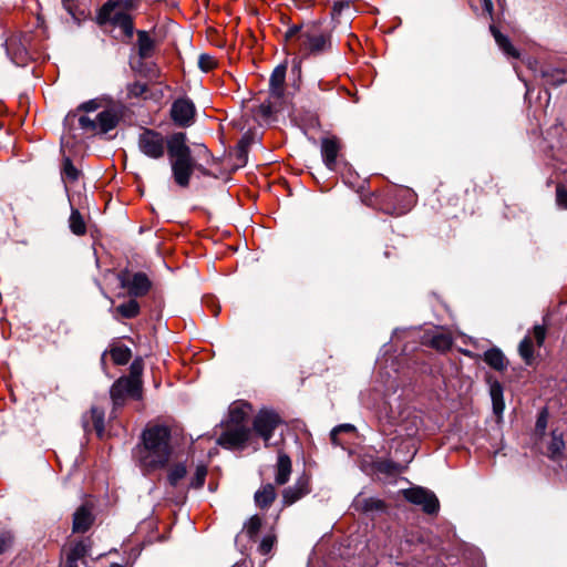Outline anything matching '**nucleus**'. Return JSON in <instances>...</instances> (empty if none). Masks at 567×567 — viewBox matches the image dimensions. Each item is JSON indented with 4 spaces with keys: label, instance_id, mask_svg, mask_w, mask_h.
Listing matches in <instances>:
<instances>
[{
    "label": "nucleus",
    "instance_id": "obj_29",
    "mask_svg": "<svg viewBox=\"0 0 567 567\" xmlns=\"http://www.w3.org/2000/svg\"><path fill=\"white\" fill-rule=\"evenodd\" d=\"M142 0H107L104 3V13H109L114 7H120V9H124L126 12H131L136 10Z\"/></svg>",
    "mask_w": 567,
    "mask_h": 567
},
{
    "label": "nucleus",
    "instance_id": "obj_44",
    "mask_svg": "<svg viewBox=\"0 0 567 567\" xmlns=\"http://www.w3.org/2000/svg\"><path fill=\"white\" fill-rule=\"evenodd\" d=\"M275 544V537L271 535H267L262 538L261 543L259 544L258 550L261 555L266 556L268 555Z\"/></svg>",
    "mask_w": 567,
    "mask_h": 567
},
{
    "label": "nucleus",
    "instance_id": "obj_1",
    "mask_svg": "<svg viewBox=\"0 0 567 567\" xmlns=\"http://www.w3.org/2000/svg\"><path fill=\"white\" fill-rule=\"evenodd\" d=\"M172 433L163 424L147 425L140 443L133 451V457L144 475L165 468L173 457Z\"/></svg>",
    "mask_w": 567,
    "mask_h": 567
},
{
    "label": "nucleus",
    "instance_id": "obj_6",
    "mask_svg": "<svg viewBox=\"0 0 567 567\" xmlns=\"http://www.w3.org/2000/svg\"><path fill=\"white\" fill-rule=\"evenodd\" d=\"M117 116L110 110L102 111L94 118L89 115H82L79 118L80 127L91 134L107 133L117 125Z\"/></svg>",
    "mask_w": 567,
    "mask_h": 567
},
{
    "label": "nucleus",
    "instance_id": "obj_55",
    "mask_svg": "<svg viewBox=\"0 0 567 567\" xmlns=\"http://www.w3.org/2000/svg\"><path fill=\"white\" fill-rule=\"evenodd\" d=\"M483 3H484V9H485L489 14H492V12H493V2H492V0H483Z\"/></svg>",
    "mask_w": 567,
    "mask_h": 567
},
{
    "label": "nucleus",
    "instance_id": "obj_13",
    "mask_svg": "<svg viewBox=\"0 0 567 567\" xmlns=\"http://www.w3.org/2000/svg\"><path fill=\"white\" fill-rule=\"evenodd\" d=\"M121 286L126 288L128 293L134 297H141L148 292L151 288V281L147 276L143 272H136L133 276L123 274L120 276Z\"/></svg>",
    "mask_w": 567,
    "mask_h": 567
},
{
    "label": "nucleus",
    "instance_id": "obj_16",
    "mask_svg": "<svg viewBox=\"0 0 567 567\" xmlns=\"http://www.w3.org/2000/svg\"><path fill=\"white\" fill-rule=\"evenodd\" d=\"M94 514L92 506L81 505L73 514L72 532L83 534L86 533L94 523Z\"/></svg>",
    "mask_w": 567,
    "mask_h": 567
},
{
    "label": "nucleus",
    "instance_id": "obj_54",
    "mask_svg": "<svg viewBox=\"0 0 567 567\" xmlns=\"http://www.w3.org/2000/svg\"><path fill=\"white\" fill-rule=\"evenodd\" d=\"M339 433L336 430H332L330 433V439L334 445H340L341 443L338 440Z\"/></svg>",
    "mask_w": 567,
    "mask_h": 567
},
{
    "label": "nucleus",
    "instance_id": "obj_14",
    "mask_svg": "<svg viewBox=\"0 0 567 567\" xmlns=\"http://www.w3.org/2000/svg\"><path fill=\"white\" fill-rule=\"evenodd\" d=\"M166 150L168 152L171 161L192 158V152L186 143L187 137L185 133H173L166 138Z\"/></svg>",
    "mask_w": 567,
    "mask_h": 567
},
{
    "label": "nucleus",
    "instance_id": "obj_28",
    "mask_svg": "<svg viewBox=\"0 0 567 567\" xmlns=\"http://www.w3.org/2000/svg\"><path fill=\"white\" fill-rule=\"evenodd\" d=\"M540 74L546 83L551 85H559L566 81L565 72L559 69L546 66L540 70Z\"/></svg>",
    "mask_w": 567,
    "mask_h": 567
},
{
    "label": "nucleus",
    "instance_id": "obj_8",
    "mask_svg": "<svg viewBox=\"0 0 567 567\" xmlns=\"http://www.w3.org/2000/svg\"><path fill=\"white\" fill-rule=\"evenodd\" d=\"M404 497L415 504L422 506L426 514H435L440 504L435 494L423 487H412L404 491Z\"/></svg>",
    "mask_w": 567,
    "mask_h": 567
},
{
    "label": "nucleus",
    "instance_id": "obj_41",
    "mask_svg": "<svg viewBox=\"0 0 567 567\" xmlns=\"http://www.w3.org/2000/svg\"><path fill=\"white\" fill-rule=\"evenodd\" d=\"M431 344L437 350L444 351L451 347L452 340L449 336L439 333L432 337Z\"/></svg>",
    "mask_w": 567,
    "mask_h": 567
},
{
    "label": "nucleus",
    "instance_id": "obj_42",
    "mask_svg": "<svg viewBox=\"0 0 567 567\" xmlns=\"http://www.w3.org/2000/svg\"><path fill=\"white\" fill-rule=\"evenodd\" d=\"M62 176L68 182H74L79 177V171L73 166L69 158L64 162Z\"/></svg>",
    "mask_w": 567,
    "mask_h": 567
},
{
    "label": "nucleus",
    "instance_id": "obj_48",
    "mask_svg": "<svg viewBox=\"0 0 567 567\" xmlns=\"http://www.w3.org/2000/svg\"><path fill=\"white\" fill-rule=\"evenodd\" d=\"M363 508L365 511H381L384 508V503L380 499L368 498L364 501Z\"/></svg>",
    "mask_w": 567,
    "mask_h": 567
},
{
    "label": "nucleus",
    "instance_id": "obj_23",
    "mask_svg": "<svg viewBox=\"0 0 567 567\" xmlns=\"http://www.w3.org/2000/svg\"><path fill=\"white\" fill-rule=\"evenodd\" d=\"M489 384V394L493 403L494 413L499 415L503 413L505 403L503 399V386L497 380H493L492 377H487Z\"/></svg>",
    "mask_w": 567,
    "mask_h": 567
},
{
    "label": "nucleus",
    "instance_id": "obj_51",
    "mask_svg": "<svg viewBox=\"0 0 567 567\" xmlns=\"http://www.w3.org/2000/svg\"><path fill=\"white\" fill-rule=\"evenodd\" d=\"M333 430H336L338 433H342V432L350 433V432L354 431V426L351 424H341V425L336 426Z\"/></svg>",
    "mask_w": 567,
    "mask_h": 567
},
{
    "label": "nucleus",
    "instance_id": "obj_46",
    "mask_svg": "<svg viewBox=\"0 0 567 567\" xmlns=\"http://www.w3.org/2000/svg\"><path fill=\"white\" fill-rule=\"evenodd\" d=\"M546 423H547V413L546 411H543L540 413V415L538 416L537 419V422H536V427H535V434L540 437L542 435L544 434H547L545 432V429H546Z\"/></svg>",
    "mask_w": 567,
    "mask_h": 567
},
{
    "label": "nucleus",
    "instance_id": "obj_57",
    "mask_svg": "<svg viewBox=\"0 0 567 567\" xmlns=\"http://www.w3.org/2000/svg\"><path fill=\"white\" fill-rule=\"evenodd\" d=\"M261 107L265 110V114L271 113L272 106L270 104L269 105H264L262 104Z\"/></svg>",
    "mask_w": 567,
    "mask_h": 567
},
{
    "label": "nucleus",
    "instance_id": "obj_32",
    "mask_svg": "<svg viewBox=\"0 0 567 567\" xmlns=\"http://www.w3.org/2000/svg\"><path fill=\"white\" fill-rule=\"evenodd\" d=\"M187 470L184 463H176L168 470L167 480L169 484L176 487L186 476Z\"/></svg>",
    "mask_w": 567,
    "mask_h": 567
},
{
    "label": "nucleus",
    "instance_id": "obj_26",
    "mask_svg": "<svg viewBox=\"0 0 567 567\" xmlns=\"http://www.w3.org/2000/svg\"><path fill=\"white\" fill-rule=\"evenodd\" d=\"M137 48L141 59H148L152 56L155 43L146 31H137Z\"/></svg>",
    "mask_w": 567,
    "mask_h": 567
},
{
    "label": "nucleus",
    "instance_id": "obj_33",
    "mask_svg": "<svg viewBox=\"0 0 567 567\" xmlns=\"http://www.w3.org/2000/svg\"><path fill=\"white\" fill-rule=\"evenodd\" d=\"M111 358L115 364H126L131 359V350L127 347L118 346L111 349Z\"/></svg>",
    "mask_w": 567,
    "mask_h": 567
},
{
    "label": "nucleus",
    "instance_id": "obj_52",
    "mask_svg": "<svg viewBox=\"0 0 567 567\" xmlns=\"http://www.w3.org/2000/svg\"><path fill=\"white\" fill-rule=\"evenodd\" d=\"M79 563L80 561L74 560L73 558H71L69 556H65V560H64V563L62 564L61 567H80Z\"/></svg>",
    "mask_w": 567,
    "mask_h": 567
},
{
    "label": "nucleus",
    "instance_id": "obj_53",
    "mask_svg": "<svg viewBox=\"0 0 567 567\" xmlns=\"http://www.w3.org/2000/svg\"><path fill=\"white\" fill-rule=\"evenodd\" d=\"M81 109L87 112L94 111L96 109V103L94 101L83 103Z\"/></svg>",
    "mask_w": 567,
    "mask_h": 567
},
{
    "label": "nucleus",
    "instance_id": "obj_20",
    "mask_svg": "<svg viewBox=\"0 0 567 567\" xmlns=\"http://www.w3.org/2000/svg\"><path fill=\"white\" fill-rule=\"evenodd\" d=\"M92 547V542L89 537L82 538L76 542L70 543V547L65 550V556L73 558L74 560L85 563V557L87 556L90 549Z\"/></svg>",
    "mask_w": 567,
    "mask_h": 567
},
{
    "label": "nucleus",
    "instance_id": "obj_21",
    "mask_svg": "<svg viewBox=\"0 0 567 567\" xmlns=\"http://www.w3.org/2000/svg\"><path fill=\"white\" fill-rule=\"evenodd\" d=\"M287 68L285 65L277 66L271 73L269 80L270 96L281 99L284 95V84L286 79Z\"/></svg>",
    "mask_w": 567,
    "mask_h": 567
},
{
    "label": "nucleus",
    "instance_id": "obj_12",
    "mask_svg": "<svg viewBox=\"0 0 567 567\" xmlns=\"http://www.w3.org/2000/svg\"><path fill=\"white\" fill-rule=\"evenodd\" d=\"M279 423L280 419L276 413L261 411L254 420V430L264 439L266 445H268Z\"/></svg>",
    "mask_w": 567,
    "mask_h": 567
},
{
    "label": "nucleus",
    "instance_id": "obj_45",
    "mask_svg": "<svg viewBox=\"0 0 567 567\" xmlns=\"http://www.w3.org/2000/svg\"><path fill=\"white\" fill-rule=\"evenodd\" d=\"M556 202L560 208H563V209L567 208V188L563 185L557 186Z\"/></svg>",
    "mask_w": 567,
    "mask_h": 567
},
{
    "label": "nucleus",
    "instance_id": "obj_31",
    "mask_svg": "<svg viewBox=\"0 0 567 567\" xmlns=\"http://www.w3.org/2000/svg\"><path fill=\"white\" fill-rule=\"evenodd\" d=\"M69 226L74 235L82 236L85 234L86 225L78 209H72L69 218Z\"/></svg>",
    "mask_w": 567,
    "mask_h": 567
},
{
    "label": "nucleus",
    "instance_id": "obj_7",
    "mask_svg": "<svg viewBox=\"0 0 567 567\" xmlns=\"http://www.w3.org/2000/svg\"><path fill=\"white\" fill-rule=\"evenodd\" d=\"M99 24H112L122 29L126 38L131 39L134 34V24L132 16L120 7H114L109 13H104V4L97 12Z\"/></svg>",
    "mask_w": 567,
    "mask_h": 567
},
{
    "label": "nucleus",
    "instance_id": "obj_50",
    "mask_svg": "<svg viewBox=\"0 0 567 567\" xmlns=\"http://www.w3.org/2000/svg\"><path fill=\"white\" fill-rule=\"evenodd\" d=\"M11 545V537L8 534L0 535V555L4 553Z\"/></svg>",
    "mask_w": 567,
    "mask_h": 567
},
{
    "label": "nucleus",
    "instance_id": "obj_30",
    "mask_svg": "<svg viewBox=\"0 0 567 567\" xmlns=\"http://www.w3.org/2000/svg\"><path fill=\"white\" fill-rule=\"evenodd\" d=\"M518 352L526 364H532L534 361V341L530 336H526L518 346Z\"/></svg>",
    "mask_w": 567,
    "mask_h": 567
},
{
    "label": "nucleus",
    "instance_id": "obj_18",
    "mask_svg": "<svg viewBox=\"0 0 567 567\" xmlns=\"http://www.w3.org/2000/svg\"><path fill=\"white\" fill-rule=\"evenodd\" d=\"M308 484L309 480L303 476L293 486L286 488L282 494L285 505H291L307 495L309 493Z\"/></svg>",
    "mask_w": 567,
    "mask_h": 567
},
{
    "label": "nucleus",
    "instance_id": "obj_27",
    "mask_svg": "<svg viewBox=\"0 0 567 567\" xmlns=\"http://www.w3.org/2000/svg\"><path fill=\"white\" fill-rule=\"evenodd\" d=\"M276 498V491L271 484L262 486L255 494L256 504L261 507H268Z\"/></svg>",
    "mask_w": 567,
    "mask_h": 567
},
{
    "label": "nucleus",
    "instance_id": "obj_34",
    "mask_svg": "<svg viewBox=\"0 0 567 567\" xmlns=\"http://www.w3.org/2000/svg\"><path fill=\"white\" fill-rule=\"evenodd\" d=\"M116 311L124 318H134L138 315L140 312V306L137 303V301L135 300H130L125 303H122L117 308H116Z\"/></svg>",
    "mask_w": 567,
    "mask_h": 567
},
{
    "label": "nucleus",
    "instance_id": "obj_15",
    "mask_svg": "<svg viewBox=\"0 0 567 567\" xmlns=\"http://www.w3.org/2000/svg\"><path fill=\"white\" fill-rule=\"evenodd\" d=\"M171 166L173 177L176 184L179 185L181 187H187L189 185V181L194 172L193 157L171 161Z\"/></svg>",
    "mask_w": 567,
    "mask_h": 567
},
{
    "label": "nucleus",
    "instance_id": "obj_3",
    "mask_svg": "<svg viewBox=\"0 0 567 567\" xmlns=\"http://www.w3.org/2000/svg\"><path fill=\"white\" fill-rule=\"evenodd\" d=\"M379 421L384 435H395V437L401 439L415 437L422 426V417L414 409L409 406L400 409L395 413L391 405L390 412H380Z\"/></svg>",
    "mask_w": 567,
    "mask_h": 567
},
{
    "label": "nucleus",
    "instance_id": "obj_56",
    "mask_svg": "<svg viewBox=\"0 0 567 567\" xmlns=\"http://www.w3.org/2000/svg\"><path fill=\"white\" fill-rule=\"evenodd\" d=\"M71 4H72V1L71 0H64V8L71 13L73 14L72 12V8H71Z\"/></svg>",
    "mask_w": 567,
    "mask_h": 567
},
{
    "label": "nucleus",
    "instance_id": "obj_11",
    "mask_svg": "<svg viewBox=\"0 0 567 567\" xmlns=\"http://www.w3.org/2000/svg\"><path fill=\"white\" fill-rule=\"evenodd\" d=\"M194 116L195 105L189 99L182 97L173 103L171 117L176 125L187 127L193 123Z\"/></svg>",
    "mask_w": 567,
    "mask_h": 567
},
{
    "label": "nucleus",
    "instance_id": "obj_17",
    "mask_svg": "<svg viewBox=\"0 0 567 567\" xmlns=\"http://www.w3.org/2000/svg\"><path fill=\"white\" fill-rule=\"evenodd\" d=\"M340 148V141L336 136L323 137L321 140V156L328 169L333 171L336 168Z\"/></svg>",
    "mask_w": 567,
    "mask_h": 567
},
{
    "label": "nucleus",
    "instance_id": "obj_24",
    "mask_svg": "<svg viewBox=\"0 0 567 567\" xmlns=\"http://www.w3.org/2000/svg\"><path fill=\"white\" fill-rule=\"evenodd\" d=\"M291 474V460L288 455L280 453L278 455L275 481L278 485H284L289 481Z\"/></svg>",
    "mask_w": 567,
    "mask_h": 567
},
{
    "label": "nucleus",
    "instance_id": "obj_37",
    "mask_svg": "<svg viewBox=\"0 0 567 567\" xmlns=\"http://www.w3.org/2000/svg\"><path fill=\"white\" fill-rule=\"evenodd\" d=\"M207 476V467L205 465H198L196 467V471L190 478L189 486L193 488H200L203 487L205 480Z\"/></svg>",
    "mask_w": 567,
    "mask_h": 567
},
{
    "label": "nucleus",
    "instance_id": "obj_4",
    "mask_svg": "<svg viewBox=\"0 0 567 567\" xmlns=\"http://www.w3.org/2000/svg\"><path fill=\"white\" fill-rule=\"evenodd\" d=\"M250 412V405L244 402H235L229 408V422L226 430L218 437L217 443L226 449L244 447L250 436L251 430L245 424Z\"/></svg>",
    "mask_w": 567,
    "mask_h": 567
},
{
    "label": "nucleus",
    "instance_id": "obj_10",
    "mask_svg": "<svg viewBox=\"0 0 567 567\" xmlns=\"http://www.w3.org/2000/svg\"><path fill=\"white\" fill-rule=\"evenodd\" d=\"M538 450L548 457L556 460L565 450V441L559 430H554L549 434H544L537 440Z\"/></svg>",
    "mask_w": 567,
    "mask_h": 567
},
{
    "label": "nucleus",
    "instance_id": "obj_35",
    "mask_svg": "<svg viewBox=\"0 0 567 567\" xmlns=\"http://www.w3.org/2000/svg\"><path fill=\"white\" fill-rule=\"evenodd\" d=\"M147 92V84L144 82L128 83L126 86V95L128 99L142 97Z\"/></svg>",
    "mask_w": 567,
    "mask_h": 567
},
{
    "label": "nucleus",
    "instance_id": "obj_38",
    "mask_svg": "<svg viewBox=\"0 0 567 567\" xmlns=\"http://www.w3.org/2000/svg\"><path fill=\"white\" fill-rule=\"evenodd\" d=\"M142 371H143L142 363L140 361L135 360L131 364L130 375L128 377H123V378L126 379V380L132 381L133 383H136L137 386L140 389H142V381H141Z\"/></svg>",
    "mask_w": 567,
    "mask_h": 567
},
{
    "label": "nucleus",
    "instance_id": "obj_2",
    "mask_svg": "<svg viewBox=\"0 0 567 567\" xmlns=\"http://www.w3.org/2000/svg\"><path fill=\"white\" fill-rule=\"evenodd\" d=\"M285 41L301 58L318 56L331 49V35L320 23L293 24L286 31Z\"/></svg>",
    "mask_w": 567,
    "mask_h": 567
},
{
    "label": "nucleus",
    "instance_id": "obj_59",
    "mask_svg": "<svg viewBox=\"0 0 567 567\" xmlns=\"http://www.w3.org/2000/svg\"><path fill=\"white\" fill-rule=\"evenodd\" d=\"M241 566H243V564L237 563V564L233 565L231 567H241Z\"/></svg>",
    "mask_w": 567,
    "mask_h": 567
},
{
    "label": "nucleus",
    "instance_id": "obj_40",
    "mask_svg": "<svg viewBox=\"0 0 567 567\" xmlns=\"http://www.w3.org/2000/svg\"><path fill=\"white\" fill-rule=\"evenodd\" d=\"M91 416L94 429L99 434H102L104 431V412L101 409L94 406L91 409Z\"/></svg>",
    "mask_w": 567,
    "mask_h": 567
},
{
    "label": "nucleus",
    "instance_id": "obj_5",
    "mask_svg": "<svg viewBox=\"0 0 567 567\" xmlns=\"http://www.w3.org/2000/svg\"><path fill=\"white\" fill-rule=\"evenodd\" d=\"M166 144V137L152 128H144L138 135V150L152 159H159L164 156Z\"/></svg>",
    "mask_w": 567,
    "mask_h": 567
},
{
    "label": "nucleus",
    "instance_id": "obj_25",
    "mask_svg": "<svg viewBox=\"0 0 567 567\" xmlns=\"http://www.w3.org/2000/svg\"><path fill=\"white\" fill-rule=\"evenodd\" d=\"M18 39L12 37L6 42L7 53L11 61L17 65H23L27 62V50L24 48H16Z\"/></svg>",
    "mask_w": 567,
    "mask_h": 567
},
{
    "label": "nucleus",
    "instance_id": "obj_9",
    "mask_svg": "<svg viewBox=\"0 0 567 567\" xmlns=\"http://www.w3.org/2000/svg\"><path fill=\"white\" fill-rule=\"evenodd\" d=\"M111 399L114 408L122 406L126 398L141 399L142 389L130 380L120 378L111 388Z\"/></svg>",
    "mask_w": 567,
    "mask_h": 567
},
{
    "label": "nucleus",
    "instance_id": "obj_19",
    "mask_svg": "<svg viewBox=\"0 0 567 567\" xmlns=\"http://www.w3.org/2000/svg\"><path fill=\"white\" fill-rule=\"evenodd\" d=\"M483 360L486 364H488L492 369L503 372L508 367V360L502 352V350L497 347H493L484 352Z\"/></svg>",
    "mask_w": 567,
    "mask_h": 567
},
{
    "label": "nucleus",
    "instance_id": "obj_47",
    "mask_svg": "<svg viewBox=\"0 0 567 567\" xmlns=\"http://www.w3.org/2000/svg\"><path fill=\"white\" fill-rule=\"evenodd\" d=\"M533 337L537 347H542L546 338V329L544 326L536 324L533 328Z\"/></svg>",
    "mask_w": 567,
    "mask_h": 567
},
{
    "label": "nucleus",
    "instance_id": "obj_49",
    "mask_svg": "<svg viewBox=\"0 0 567 567\" xmlns=\"http://www.w3.org/2000/svg\"><path fill=\"white\" fill-rule=\"evenodd\" d=\"M349 7L348 0H337L332 7V16H340L341 12Z\"/></svg>",
    "mask_w": 567,
    "mask_h": 567
},
{
    "label": "nucleus",
    "instance_id": "obj_43",
    "mask_svg": "<svg viewBox=\"0 0 567 567\" xmlns=\"http://www.w3.org/2000/svg\"><path fill=\"white\" fill-rule=\"evenodd\" d=\"M378 470L382 473L394 474L401 472V466L392 461H381L378 463Z\"/></svg>",
    "mask_w": 567,
    "mask_h": 567
},
{
    "label": "nucleus",
    "instance_id": "obj_39",
    "mask_svg": "<svg viewBox=\"0 0 567 567\" xmlns=\"http://www.w3.org/2000/svg\"><path fill=\"white\" fill-rule=\"evenodd\" d=\"M217 65L216 59L207 53H203L198 58V66L203 72H209Z\"/></svg>",
    "mask_w": 567,
    "mask_h": 567
},
{
    "label": "nucleus",
    "instance_id": "obj_36",
    "mask_svg": "<svg viewBox=\"0 0 567 567\" xmlns=\"http://www.w3.org/2000/svg\"><path fill=\"white\" fill-rule=\"evenodd\" d=\"M261 524V518L255 515L245 524L243 532L246 533L249 538H254L260 530Z\"/></svg>",
    "mask_w": 567,
    "mask_h": 567
},
{
    "label": "nucleus",
    "instance_id": "obj_22",
    "mask_svg": "<svg viewBox=\"0 0 567 567\" xmlns=\"http://www.w3.org/2000/svg\"><path fill=\"white\" fill-rule=\"evenodd\" d=\"M489 31L493 34L495 42L503 53L509 58L518 59L520 56L519 51L512 44L509 39L504 35L495 25L489 27Z\"/></svg>",
    "mask_w": 567,
    "mask_h": 567
},
{
    "label": "nucleus",
    "instance_id": "obj_58",
    "mask_svg": "<svg viewBox=\"0 0 567 567\" xmlns=\"http://www.w3.org/2000/svg\"><path fill=\"white\" fill-rule=\"evenodd\" d=\"M110 567H125V566H124V565H121V564H116V563H114V564H111V565H110Z\"/></svg>",
    "mask_w": 567,
    "mask_h": 567
}]
</instances>
